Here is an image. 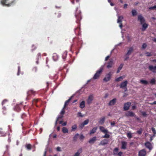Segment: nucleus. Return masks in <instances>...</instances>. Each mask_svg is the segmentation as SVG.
Instances as JSON below:
<instances>
[{
    "label": "nucleus",
    "instance_id": "obj_20",
    "mask_svg": "<svg viewBox=\"0 0 156 156\" xmlns=\"http://www.w3.org/2000/svg\"><path fill=\"white\" fill-rule=\"evenodd\" d=\"M122 147L121 148L122 149L125 150L126 148L127 143L125 141H122Z\"/></svg>",
    "mask_w": 156,
    "mask_h": 156
},
{
    "label": "nucleus",
    "instance_id": "obj_13",
    "mask_svg": "<svg viewBox=\"0 0 156 156\" xmlns=\"http://www.w3.org/2000/svg\"><path fill=\"white\" fill-rule=\"evenodd\" d=\"M148 69L153 73H156V66H154L152 65H150L148 66Z\"/></svg>",
    "mask_w": 156,
    "mask_h": 156
},
{
    "label": "nucleus",
    "instance_id": "obj_24",
    "mask_svg": "<svg viewBox=\"0 0 156 156\" xmlns=\"http://www.w3.org/2000/svg\"><path fill=\"white\" fill-rule=\"evenodd\" d=\"M96 140V137L94 136L89 141V143L90 144H93Z\"/></svg>",
    "mask_w": 156,
    "mask_h": 156
},
{
    "label": "nucleus",
    "instance_id": "obj_11",
    "mask_svg": "<svg viewBox=\"0 0 156 156\" xmlns=\"http://www.w3.org/2000/svg\"><path fill=\"white\" fill-rule=\"evenodd\" d=\"M146 151L144 149L139 151L138 154L139 156H145L146 154Z\"/></svg>",
    "mask_w": 156,
    "mask_h": 156
},
{
    "label": "nucleus",
    "instance_id": "obj_1",
    "mask_svg": "<svg viewBox=\"0 0 156 156\" xmlns=\"http://www.w3.org/2000/svg\"><path fill=\"white\" fill-rule=\"evenodd\" d=\"M75 16L76 19V22L78 24V27L74 29V32L76 35L79 36L81 35L80 22L82 18L81 12L79 7L76 8L75 13Z\"/></svg>",
    "mask_w": 156,
    "mask_h": 156
},
{
    "label": "nucleus",
    "instance_id": "obj_27",
    "mask_svg": "<svg viewBox=\"0 0 156 156\" xmlns=\"http://www.w3.org/2000/svg\"><path fill=\"white\" fill-rule=\"evenodd\" d=\"M97 129V127H94L92 130H91L90 132V134H93L96 132Z\"/></svg>",
    "mask_w": 156,
    "mask_h": 156
},
{
    "label": "nucleus",
    "instance_id": "obj_59",
    "mask_svg": "<svg viewBox=\"0 0 156 156\" xmlns=\"http://www.w3.org/2000/svg\"><path fill=\"white\" fill-rule=\"evenodd\" d=\"M37 58L38 59L41 58V54L40 53H38L37 55Z\"/></svg>",
    "mask_w": 156,
    "mask_h": 156
},
{
    "label": "nucleus",
    "instance_id": "obj_50",
    "mask_svg": "<svg viewBox=\"0 0 156 156\" xmlns=\"http://www.w3.org/2000/svg\"><path fill=\"white\" fill-rule=\"evenodd\" d=\"M2 109L3 110L2 112L4 114H5L6 113V108L5 107L3 106L2 107Z\"/></svg>",
    "mask_w": 156,
    "mask_h": 156
},
{
    "label": "nucleus",
    "instance_id": "obj_16",
    "mask_svg": "<svg viewBox=\"0 0 156 156\" xmlns=\"http://www.w3.org/2000/svg\"><path fill=\"white\" fill-rule=\"evenodd\" d=\"M35 94V92L32 90H29L27 92V97L28 98L29 96H31L32 95H34Z\"/></svg>",
    "mask_w": 156,
    "mask_h": 156
},
{
    "label": "nucleus",
    "instance_id": "obj_12",
    "mask_svg": "<svg viewBox=\"0 0 156 156\" xmlns=\"http://www.w3.org/2000/svg\"><path fill=\"white\" fill-rule=\"evenodd\" d=\"M109 142V140L107 139H104L102 140L99 144V145H105L107 144H108Z\"/></svg>",
    "mask_w": 156,
    "mask_h": 156
},
{
    "label": "nucleus",
    "instance_id": "obj_34",
    "mask_svg": "<svg viewBox=\"0 0 156 156\" xmlns=\"http://www.w3.org/2000/svg\"><path fill=\"white\" fill-rule=\"evenodd\" d=\"M62 131L64 133H68V129L65 127H63L62 128Z\"/></svg>",
    "mask_w": 156,
    "mask_h": 156
},
{
    "label": "nucleus",
    "instance_id": "obj_33",
    "mask_svg": "<svg viewBox=\"0 0 156 156\" xmlns=\"http://www.w3.org/2000/svg\"><path fill=\"white\" fill-rule=\"evenodd\" d=\"M27 116V114L25 113H22L21 115V118L23 119H26Z\"/></svg>",
    "mask_w": 156,
    "mask_h": 156
},
{
    "label": "nucleus",
    "instance_id": "obj_40",
    "mask_svg": "<svg viewBox=\"0 0 156 156\" xmlns=\"http://www.w3.org/2000/svg\"><path fill=\"white\" fill-rule=\"evenodd\" d=\"M140 82L143 84L147 85L148 84V82L146 80H140Z\"/></svg>",
    "mask_w": 156,
    "mask_h": 156
},
{
    "label": "nucleus",
    "instance_id": "obj_43",
    "mask_svg": "<svg viewBox=\"0 0 156 156\" xmlns=\"http://www.w3.org/2000/svg\"><path fill=\"white\" fill-rule=\"evenodd\" d=\"M145 54L146 55V56L147 57H150L152 56L153 55V53L152 52H147L145 53Z\"/></svg>",
    "mask_w": 156,
    "mask_h": 156
},
{
    "label": "nucleus",
    "instance_id": "obj_15",
    "mask_svg": "<svg viewBox=\"0 0 156 156\" xmlns=\"http://www.w3.org/2000/svg\"><path fill=\"white\" fill-rule=\"evenodd\" d=\"M133 51V47H131L129 48V50L126 54V56H129L131 54V53Z\"/></svg>",
    "mask_w": 156,
    "mask_h": 156
},
{
    "label": "nucleus",
    "instance_id": "obj_37",
    "mask_svg": "<svg viewBox=\"0 0 156 156\" xmlns=\"http://www.w3.org/2000/svg\"><path fill=\"white\" fill-rule=\"evenodd\" d=\"M7 0H2L1 1V4L3 5H6L8 6H9L10 5V4H9L8 5L5 4V3L6 2V1Z\"/></svg>",
    "mask_w": 156,
    "mask_h": 156
},
{
    "label": "nucleus",
    "instance_id": "obj_64",
    "mask_svg": "<svg viewBox=\"0 0 156 156\" xmlns=\"http://www.w3.org/2000/svg\"><path fill=\"white\" fill-rule=\"evenodd\" d=\"M122 154V152L120 151L118 153L117 155H118L119 156H121Z\"/></svg>",
    "mask_w": 156,
    "mask_h": 156
},
{
    "label": "nucleus",
    "instance_id": "obj_60",
    "mask_svg": "<svg viewBox=\"0 0 156 156\" xmlns=\"http://www.w3.org/2000/svg\"><path fill=\"white\" fill-rule=\"evenodd\" d=\"M115 124V123L114 121H113V122H111V125L112 126H114Z\"/></svg>",
    "mask_w": 156,
    "mask_h": 156
},
{
    "label": "nucleus",
    "instance_id": "obj_47",
    "mask_svg": "<svg viewBox=\"0 0 156 156\" xmlns=\"http://www.w3.org/2000/svg\"><path fill=\"white\" fill-rule=\"evenodd\" d=\"M89 122V120L88 119H86L85 120L83 123L84 125L87 124Z\"/></svg>",
    "mask_w": 156,
    "mask_h": 156
},
{
    "label": "nucleus",
    "instance_id": "obj_58",
    "mask_svg": "<svg viewBox=\"0 0 156 156\" xmlns=\"http://www.w3.org/2000/svg\"><path fill=\"white\" fill-rule=\"evenodd\" d=\"M82 148H80L79 149H78L77 150V153H78L80 154L82 152Z\"/></svg>",
    "mask_w": 156,
    "mask_h": 156
},
{
    "label": "nucleus",
    "instance_id": "obj_7",
    "mask_svg": "<svg viewBox=\"0 0 156 156\" xmlns=\"http://www.w3.org/2000/svg\"><path fill=\"white\" fill-rule=\"evenodd\" d=\"M123 17L122 16H118L117 19V23L119 24V26L120 28H122V20Z\"/></svg>",
    "mask_w": 156,
    "mask_h": 156
},
{
    "label": "nucleus",
    "instance_id": "obj_57",
    "mask_svg": "<svg viewBox=\"0 0 156 156\" xmlns=\"http://www.w3.org/2000/svg\"><path fill=\"white\" fill-rule=\"evenodd\" d=\"M77 116L78 117H83V115H82V114L81 112H78L77 113Z\"/></svg>",
    "mask_w": 156,
    "mask_h": 156
},
{
    "label": "nucleus",
    "instance_id": "obj_30",
    "mask_svg": "<svg viewBox=\"0 0 156 156\" xmlns=\"http://www.w3.org/2000/svg\"><path fill=\"white\" fill-rule=\"evenodd\" d=\"M85 106V102L84 101H82L80 104V107L81 108H83Z\"/></svg>",
    "mask_w": 156,
    "mask_h": 156
},
{
    "label": "nucleus",
    "instance_id": "obj_9",
    "mask_svg": "<svg viewBox=\"0 0 156 156\" xmlns=\"http://www.w3.org/2000/svg\"><path fill=\"white\" fill-rule=\"evenodd\" d=\"M94 97L92 94L90 95L88 97L87 99V103L88 105L90 104L92 101L93 100Z\"/></svg>",
    "mask_w": 156,
    "mask_h": 156
},
{
    "label": "nucleus",
    "instance_id": "obj_18",
    "mask_svg": "<svg viewBox=\"0 0 156 156\" xmlns=\"http://www.w3.org/2000/svg\"><path fill=\"white\" fill-rule=\"evenodd\" d=\"M100 130L103 133H108V130L105 129V127L102 126H100L99 127Z\"/></svg>",
    "mask_w": 156,
    "mask_h": 156
},
{
    "label": "nucleus",
    "instance_id": "obj_51",
    "mask_svg": "<svg viewBox=\"0 0 156 156\" xmlns=\"http://www.w3.org/2000/svg\"><path fill=\"white\" fill-rule=\"evenodd\" d=\"M150 10L155 9L156 10V5H154L153 6L150 7L149 8Z\"/></svg>",
    "mask_w": 156,
    "mask_h": 156
},
{
    "label": "nucleus",
    "instance_id": "obj_62",
    "mask_svg": "<svg viewBox=\"0 0 156 156\" xmlns=\"http://www.w3.org/2000/svg\"><path fill=\"white\" fill-rule=\"evenodd\" d=\"M141 113H142V115L143 116H146L147 115L146 112H141Z\"/></svg>",
    "mask_w": 156,
    "mask_h": 156
},
{
    "label": "nucleus",
    "instance_id": "obj_22",
    "mask_svg": "<svg viewBox=\"0 0 156 156\" xmlns=\"http://www.w3.org/2000/svg\"><path fill=\"white\" fill-rule=\"evenodd\" d=\"M67 55V52L66 51H65L62 54V57L64 61H65Z\"/></svg>",
    "mask_w": 156,
    "mask_h": 156
},
{
    "label": "nucleus",
    "instance_id": "obj_6",
    "mask_svg": "<svg viewBox=\"0 0 156 156\" xmlns=\"http://www.w3.org/2000/svg\"><path fill=\"white\" fill-rule=\"evenodd\" d=\"M125 115L127 117H135L136 115L132 111H128L125 113Z\"/></svg>",
    "mask_w": 156,
    "mask_h": 156
},
{
    "label": "nucleus",
    "instance_id": "obj_48",
    "mask_svg": "<svg viewBox=\"0 0 156 156\" xmlns=\"http://www.w3.org/2000/svg\"><path fill=\"white\" fill-rule=\"evenodd\" d=\"M147 46V44L145 43H144L142 44V48L143 49H145Z\"/></svg>",
    "mask_w": 156,
    "mask_h": 156
},
{
    "label": "nucleus",
    "instance_id": "obj_28",
    "mask_svg": "<svg viewBox=\"0 0 156 156\" xmlns=\"http://www.w3.org/2000/svg\"><path fill=\"white\" fill-rule=\"evenodd\" d=\"M105 117H102L99 121V123L101 124H103L105 122Z\"/></svg>",
    "mask_w": 156,
    "mask_h": 156
},
{
    "label": "nucleus",
    "instance_id": "obj_49",
    "mask_svg": "<svg viewBox=\"0 0 156 156\" xmlns=\"http://www.w3.org/2000/svg\"><path fill=\"white\" fill-rule=\"evenodd\" d=\"M151 129L153 133H154L153 136H155V134H156V131L155 130V129L154 128H152Z\"/></svg>",
    "mask_w": 156,
    "mask_h": 156
},
{
    "label": "nucleus",
    "instance_id": "obj_45",
    "mask_svg": "<svg viewBox=\"0 0 156 156\" xmlns=\"http://www.w3.org/2000/svg\"><path fill=\"white\" fill-rule=\"evenodd\" d=\"M142 129L140 128L139 130L136 131V133L138 134L139 135H141L142 133Z\"/></svg>",
    "mask_w": 156,
    "mask_h": 156
},
{
    "label": "nucleus",
    "instance_id": "obj_46",
    "mask_svg": "<svg viewBox=\"0 0 156 156\" xmlns=\"http://www.w3.org/2000/svg\"><path fill=\"white\" fill-rule=\"evenodd\" d=\"M79 136V134L77 133L76 134L74 137H73V140L74 141H76L77 140V137Z\"/></svg>",
    "mask_w": 156,
    "mask_h": 156
},
{
    "label": "nucleus",
    "instance_id": "obj_8",
    "mask_svg": "<svg viewBox=\"0 0 156 156\" xmlns=\"http://www.w3.org/2000/svg\"><path fill=\"white\" fill-rule=\"evenodd\" d=\"M131 103L130 102H127L125 103L124 105L123 109L124 111H127L129 109Z\"/></svg>",
    "mask_w": 156,
    "mask_h": 156
},
{
    "label": "nucleus",
    "instance_id": "obj_4",
    "mask_svg": "<svg viewBox=\"0 0 156 156\" xmlns=\"http://www.w3.org/2000/svg\"><path fill=\"white\" fill-rule=\"evenodd\" d=\"M128 83V81L127 80H125L124 82L121 83L120 84V87L122 89H126L125 91L127 90V86Z\"/></svg>",
    "mask_w": 156,
    "mask_h": 156
},
{
    "label": "nucleus",
    "instance_id": "obj_29",
    "mask_svg": "<svg viewBox=\"0 0 156 156\" xmlns=\"http://www.w3.org/2000/svg\"><path fill=\"white\" fill-rule=\"evenodd\" d=\"M118 151L119 149L118 148L116 147L113 150V154L115 155H117L118 153Z\"/></svg>",
    "mask_w": 156,
    "mask_h": 156
},
{
    "label": "nucleus",
    "instance_id": "obj_54",
    "mask_svg": "<svg viewBox=\"0 0 156 156\" xmlns=\"http://www.w3.org/2000/svg\"><path fill=\"white\" fill-rule=\"evenodd\" d=\"M65 108H64V107L60 112L61 115H63L65 113Z\"/></svg>",
    "mask_w": 156,
    "mask_h": 156
},
{
    "label": "nucleus",
    "instance_id": "obj_21",
    "mask_svg": "<svg viewBox=\"0 0 156 156\" xmlns=\"http://www.w3.org/2000/svg\"><path fill=\"white\" fill-rule=\"evenodd\" d=\"M148 26V24L146 23H143L142 24V31H144Z\"/></svg>",
    "mask_w": 156,
    "mask_h": 156
},
{
    "label": "nucleus",
    "instance_id": "obj_39",
    "mask_svg": "<svg viewBox=\"0 0 156 156\" xmlns=\"http://www.w3.org/2000/svg\"><path fill=\"white\" fill-rule=\"evenodd\" d=\"M150 83L151 85H155L156 84V80L154 78H152L150 81Z\"/></svg>",
    "mask_w": 156,
    "mask_h": 156
},
{
    "label": "nucleus",
    "instance_id": "obj_14",
    "mask_svg": "<svg viewBox=\"0 0 156 156\" xmlns=\"http://www.w3.org/2000/svg\"><path fill=\"white\" fill-rule=\"evenodd\" d=\"M145 147L149 149L150 150L152 149L153 147L151 144L149 142H147L145 144Z\"/></svg>",
    "mask_w": 156,
    "mask_h": 156
},
{
    "label": "nucleus",
    "instance_id": "obj_56",
    "mask_svg": "<svg viewBox=\"0 0 156 156\" xmlns=\"http://www.w3.org/2000/svg\"><path fill=\"white\" fill-rule=\"evenodd\" d=\"M84 126L85 125H84V124L82 123H81V124H80V125H79V127L81 129H82L84 127Z\"/></svg>",
    "mask_w": 156,
    "mask_h": 156
},
{
    "label": "nucleus",
    "instance_id": "obj_5",
    "mask_svg": "<svg viewBox=\"0 0 156 156\" xmlns=\"http://www.w3.org/2000/svg\"><path fill=\"white\" fill-rule=\"evenodd\" d=\"M112 74L111 72H109L106 75L105 77L104 78L103 81L105 82H107L109 81L111 78Z\"/></svg>",
    "mask_w": 156,
    "mask_h": 156
},
{
    "label": "nucleus",
    "instance_id": "obj_55",
    "mask_svg": "<svg viewBox=\"0 0 156 156\" xmlns=\"http://www.w3.org/2000/svg\"><path fill=\"white\" fill-rule=\"evenodd\" d=\"M71 3L74 4L75 1H76V3L78 2L80 0H70Z\"/></svg>",
    "mask_w": 156,
    "mask_h": 156
},
{
    "label": "nucleus",
    "instance_id": "obj_35",
    "mask_svg": "<svg viewBox=\"0 0 156 156\" xmlns=\"http://www.w3.org/2000/svg\"><path fill=\"white\" fill-rule=\"evenodd\" d=\"M124 78V76H121L118 78H117L115 79V81L117 82H118L122 80Z\"/></svg>",
    "mask_w": 156,
    "mask_h": 156
},
{
    "label": "nucleus",
    "instance_id": "obj_61",
    "mask_svg": "<svg viewBox=\"0 0 156 156\" xmlns=\"http://www.w3.org/2000/svg\"><path fill=\"white\" fill-rule=\"evenodd\" d=\"M7 101L5 99L2 102V105H3L5 103L7 102Z\"/></svg>",
    "mask_w": 156,
    "mask_h": 156
},
{
    "label": "nucleus",
    "instance_id": "obj_44",
    "mask_svg": "<svg viewBox=\"0 0 156 156\" xmlns=\"http://www.w3.org/2000/svg\"><path fill=\"white\" fill-rule=\"evenodd\" d=\"M132 13L133 16H135L137 15V12L135 9H133L132 10Z\"/></svg>",
    "mask_w": 156,
    "mask_h": 156
},
{
    "label": "nucleus",
    "instance_id": "obj_10",
    "mask_svg": "<svg viewBox=\"0 0 156 156\" xmlns=\"http://www.w3.org/2000/svg\"><path fill=\"white\" fill-rule=\"evenodd\" d=\"M138 20L140 22V23L142 24L144 23L145 21V20L144 18L141 15H139L138 16Z\"/></svg>",
    "mask_w": 156,
    "mask_h": 156
},
{
    "label": "nucleus",
    "instance_id": "obj_63",
    "mask_svg": "<svg viewBox=\"0 0 156 156\" xmlns=\"http://www.w3.org/2000/svg\"><path fill=\"white\" fill-rule=\"evenodd\" d=\"M149 104L151 105H155L156 104V101H155L153 102L152 103H149Z\"/></svg>",
    "mask_w": 156,
    "mask_h": 156
},
{
    "label": "nucleus",
    "instance_id": "obj_3",
    "mask_svg": "<svg viewBox=\"0 0 156 156\" xmlns=\"http://www.w3.org/2000/svg\"><path fill=\"white\" fill-rule=\"evenodd\" d=\"M103 70V68L101 67L99 70H98L93 76V79L95 80L99 78Z\"/></svg>",
    "mask_w": 156,
    "mask_h": 156
},
{
    "label": "nucleus",
    "instance_id": "obj_41",
    "mask_svg": "<svg viewBox=\"0 0 156 156\" xmlns=\"http://www.w3.org/2000/svg\"><path fill=\"white\" fill-rule=\"evenodd\" d=\"M77 126L76 124H74L72 126V131H74L77 129Z\"/></svg>",
    "mask_w": 156,
    "mask_h": 156
},
{
    "label": "nucleus",
    "instance_id": "obj_19",
    "mask_svg": "<svg viewBox=\"0 0 156 156\" xmlns=\"http://www.w3.org/2000/svg\"><path fill=\"white\" fill-rule=\"evenodd\" d=\"M116 98H114L109 101L108 103V105L110 106L113 105L116 103Z\"/></svg>",
    "mask_w": 156,
    "mask_h": 156
},
{
    "label": "nucleus",
    "instance_id": "obj_52",
    "mask_svg": "<svg viewBox=\"0 0 156 156\" xmlns=\"http://www.w3.org/2000/svg\"><path fill=\"white\" fill-rule=\"evenodd\" d=\"M127 136L130 139L132 137V135L131 133H128L127 134Z\"/></svg>",
    "mask_w": 156,
    "mask_h": 156
},
{
    "label": "nucleus",
    "instance_id": "obj_31",
    "mask_svg": "<svg viewBox=\"0 0 156 156\" xmlns=\"http://www.w3.org/2000/svg\"><path fill=\"white\" fill-rule=\"evenodd\" d=\"M25 147L28 150H30L31 149L32 146L30 144H27L25 145Z\"/></svg>",
    "mask_w": 156,
    "mask_h": 156
},
{
    "label": "nucleus",
    "instance_id": "obj_17",
    "mask_svg": "<svg viewBox=\"0 0 156 156\" xmlns=\"http://www.w3.org/2000/svg\"><path fill=\"white\" fill-rule=\"evenodd\" d=\"M21 104L20 105L16 104L14 108V109L15 111L17 112H19L21 110V108L20 105H21Z\"/></svg>",
    "mask_w": 156,
    "mask_h": 156
},
{
    "label": "nucleus",
    "instance_id": "obj_38",
    "mask_svg": "<svg viewBox=\"0 0 156 156\" xmlns=\"http://www.w3.org/2000/svg\"><path fill=\"white\" fill-rule=\"evenodd\" d=\"M105 134V135L102 136V138H110V136L108 134V133H104Z\"/></svg>",
    "mask_w": 156,
    "mask_h": 156
},
{
    "label": "nucleus",
    "instance_id": "obj_23",
    "mask_svg": "<svg viewBox=\"0 0 156 156\" xmlns=\"http://www.w3.org/2000/svg\"><path fill=\"white\" fill-rule=\"evenodd\" d=\"M40 101V99H35L33 100L32 101V105H36L37 107H38V106L36 105L37 102Z\"/></svg>",
    "mask_w": 156,
    "mask_h": 156
},
{
    "label": "nucleus",
    "instance_id": "obj_26",
    "mask_svg": "<svg viewBox=\"0 0 156 156\" xmlns=\"http://www.w3.org/2000/svg\"><path fill=\"white\" fill-rule=\"evenodd\" d=\"M113 62V60H111L108 63V65L107 66V67L108 68H111Z\"/></svg>",
    "mask_w": 156,
    "mask_h": 156
},
{
    "label": "nucleus",
    "instance_id": "obj_32",
    "mask_svg": "<svg viewBox=\"0 0 156 156\" xmlns=\"http://www.w3.org/2000/svg\"><path fill=\"white\" fill-rule=\"evenodd\" d=\"M123 65L122 64H121L120 65V66H119V67L118 68L117 70V73H119L120 72V71L122 69V68L123 67Z\"/></svg>",
    "mask_w": 156,
    "mask_h": 156
},
{
    "label": "nucleus",
    "instance_id": "obj_36",
    "mask_svg": "<svg viewBox=\"0 0 156 156\" xmlns=\"http://www.w3.org/2000/svg\"><path fill=\"white\" fill-rule=\"evenodd\" d=\"M0 134H1L2 136H6V134L3 131L2 129H0Z\"/></svg>",
    "mask_w": 156,
    "mask_h": 156
},
{
    "label": "nucleus",
    "instance_id": "obj_42",
    "mask_svg": "<svg viewBox=\"0 0 156 156\" xmlns=\"http://www.w3.org/2000/svg\"><path fill=\"white\" fill-rule=\"evenodd\" d=\"M53 58L54 61H56L58 59V56L56 54H54Z\"/></svg>",
    "mask_w": 156,
    "mask_h": 156
},
{
    "label": "nucleus",
    "instance_id": "obj_53",
    "mask_svg": "<svg viewBox=\"0 0 156 156\" xmlns=\"http://www.w3.org/2000/svg\"><path fill=\"white\" fill-rule=\"evenodd\" d=\"M37 68L36 67H33L32 70L33 72L34 73L36 72L37 71Z\"/></svg>",
    "mask_w": 156,
    "mask_h": 156
},
{
    "label": "nucleus",
    "instance_id": "obj_2",
    "mask_svg": "<svg viewBox=\"0 0 156 156\" xmlns=\"http://www.w3.org/2000/svg\"><path fill=\"white\" fill-rule=\"evenodd\" d=\"M73 44L71 45V47H73V46L76 43L77 47H79L80 45H81L82 43V41L81 40L77 37H75L73 39Z\"/></svg>",
    "mask_w": 156,
    "mask_h": 156
},
{
    "label": "nucleus",
    "instance_id": "obj_25",
    "mask_svg": "<svg viewBox=\"0 0 156 156\" xmlns=\"http://www.w3.org/2000/svg\"><path fill=\"white\" fill-rule=\"evenodd\" d=\"M72 98V96L70 97L68 100L66 101L65 102L64 105V108H65L68 105L69 102L71 100Z\"/></svg>",
    "mask_w": 156,
    "mask_h": 156
}]
</instances>
